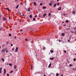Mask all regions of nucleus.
<instances>
[{
	"label": "nucleus",
	"mask_w": 76,
	"mask_h": 76,
	"mask_svg": "<svg viewBox=\"0 0 76 76\" xmlns=\"http://www.w3.org/2000/svg\"><path fill=\"white\" fill-rule=\"evenodd\" d=\"M19 7V5H17L16 7V9H18Z\"/></svg>",
	"instance_id": "obj_18"
},
{
	"label": "nucleus",
	"mask_w": 76,
	"mask_h": 76,
	"mask_svg": "<svg viewBox=\"0 0 76 76\" xmlns=\"http://www.w3.org/2000/svg\"><path fill=\"white\" fill-rule=\"evenodd\" d=\"M74 61H75L76 60V58H74L73 59Z\"/></svg>",
	"instance_id": "obj_32"
},
{
	"label": "nucleus",
	"mask_w": 76,
	"mask_h": 76,
	"mask_svg": "<svg viewBox=\"0 0 76 76\" xmlns=\"http://www.w3.org/2000/svg\"><path fill=\"white\" fill-rule=\"evenodd\" d=\"M3 20H7V19H6V18L4 17L3 18Z\"/></svg>",
	"instance_id": "obj_6"
},
{
	"label": "nucleus",
	"mask_w": 76,
	"mask_h": 76,
	"mask_svg": "<svg viewBox=\"0 0 76 76\" xmlns=\"http://www.w3.org/2000/svg\"><path fill=\"white\" fill-rule=\"evenodd\" d=\"M1 16H2L1 15H0V19H1Z\"/></svg>",
	"instance_id": "obj_41"
},
{
	"label": "nucleus",
	"mask_w": 76,
	"mask_h": 76,
	"mask_svg": "<svg viewBox=\"0 0 76 76\" xmlns=\"http://www.w3.org/2000/svg\"><path fill=\"white\" fill-rule=\"evenodd\" d=\"M18 47L16 48L15 52H16V53H17V52H18Z\"/></svg>",
	"instance_id": "obj_1"
},
{
	"label": "nucleus",
	"mask_w": 76,
	"mask_h": 76,
	"mask_svg": "<svg viewBox=\"0 0 76 76\" xmlns=\"http://www.w3.org/2000/svg\"><path fill=\"white\" fill-rule=\"evenodd\" d=\"M1 59L2 61H3V62H4V58H2Z\"/></svg>",
	"instance_id": "obj_8"
},
{
	"label": "nucleus",
	"mask_w": 76,
	"mask_h": 76,
	"mask_svg": "<svg viewBox=\"0 0 76 76\" xmlns=\"http://www.w3.org/2000/svg\"><path fill=\"white\" fill-rule=\"evenodd\" d=\"M38 16H39V18L40 17V15H39Z\"/></svg>",
	"instance_id": "obj_61"
},
{
	"label": "nucleus",
	"mask_w": 76,
	"mask_h": 76,
	"mask_svg": "<svg viewBox=\"0 0 76 76\" xmlns=\"http://www.w3.org/2000/svg\"><path fill=\"white\" fill-rule=\"evenodd\" d=\"M6 9L7 10H8V11H10V10H9L8 8H7Z\"/></svg>",
	"instance_id": "obj_22"
},
{
	"label": "nucleus",
	"mask_w": 76,
	"mask_h": 76,
	"mask_svg": "<svg viewBox=\"0 0 76 76\" xmlns=\"http://www.w3.org/2000/svg\"><path fill=\"white\" fill-rule=\"evenodd\" d=\"M13 44H11V47H13Z\"/></svg>",
	"instance_id": "obj_49"
},
{
	"label": "nucleus",
	"mask_w": 76,
	"mask_h": 76,
	"mask_svg": "<svg viewBox=\"0 0 76 76\" xmlns=\"http://www.w3.org/2000/svg\"><path fill=\"white\" fill-rule=\"evenodd\" d=\"M4 45H2V47H4Z\"/></svg>",
	"instance_id": "obj_43"
},
{
	"label": "nucleus",
	"mask_w": 76,
	"mask_h": 76,
	"mask_svg": "<svg viewBox=\"0 0 76 76\" xmlns=\"http://www.w3.org/2000/svg\"><path fill=\"white\" fill-rule=\"evenodd\" d=\"M53 6H54V7H56V4H55L53 5Z\"/></svg>",
	"instance_id": "obj_25"
},
{
	"label": "nucleus",
	"mask_w": 76,
	"mask_h": 76,
	"mask_svg": "<svg viewBox=\"0 0 76 76\" xmlns=\"http://www.w3.org/2000/svg\"><path fill=\"white\" fill-rule=\"evenodd\" d=\"M59 4H60V3H58L57 4V5H59Z\"/></svg>",
	"instance_id": "obj_46"
},
{
	"label": "nucleus",
	"mask_w": 76,
	"mask_h": 76,
	"mask_svg": "<svg viewBox=\"0 0 76 76\" xmlns=\"http://www.w3.org/2000/svg\"><path fill=\"white\" fill-rule=\"evenodd\" d=\"M75 34H76V31H75Z\"/></svg>",
	"instance_id": "obj_63"
},
{
	"label": "nucleus",
	"mask_w": 76,
	"mask_h": 76,
	"mask_svg": "<svg viewBox=\"0 0 76 76\" xmlns=\"http://www.w3.org/2000/svg\"><path fill=\"white\" fill-rule=\"evenodd\" d=\"M47 15V13H45V14H44L43 16V17H45V15Z\"/></svg>",
	"instance_id": "obj_12"
},
{
	"label": "nucleus",
	"mask_w": 76,
	"mask_h": 76,
	"mask_svg": "<svg viewBox=\"0 0 76 76\" xmlns=\"http://www.w3.org/2000/svg\"><path fill=\"white\" fill-rule=\"evenodd\" d=\"M64 26H66V24H64Z\"/></svg>",
	"instance_id": "obj_58"
},
{
	"label": "nucleus",
	"mask_w": 76,
	"mask_h": 76,
	"mask_svg": "<svg viewBox=\"0 0 76 76\" xmlns=\"http://www.w3.org/2000/svg\"><path fill=\"white\" fill-rule=\"evenodd\" d=\"M49 4L50 6H51L52 5V4H51V3H49Z\"/></svg>",
	"instance_id": "obj_27"
},
{
	"label": "nucleus",
	"mask_w": 76,
	"mask_h": 76,
	"mask_svg": "<svg viewBox=\"0 0 76 76\" xmlns=\"http://www.w3.org/2000/svg\"><path fill=\"white\" fill-rule=\"evenodd\" d=\"M4 74H6V69H4Z\"/></svg>",
	"instance_id": "obj_5"
},
{
	"label": "nucleus",
	"mask_w": 76,
	"mask_h": 76,
	"mask_svg": "<svg viewBox=\"0 0 76 76\" xmlns=\"http://www.w3.org/2000/svg\"><path fill=\"white\" fill-rule=\"evenodd\" d=\"M74 30H76V27H74Z\"/></svg>",
	"instance_id": "obj_31"
},
{
	"label": "nucleus",
	"mask_w": 76,
	"mask_h": 76,
	"mask_svg": "<svg viewBox=\"0 0 76 76\" xmlns=\"http://www.w3.org/2000/svg\"><path fill=\"white\" fill-rule=\"evenodd\" d=\"M32 68H33V66H31V69L32 70Z\"/></svg>",
	"instance_id": "obj_30"
},
{
	"label": "nucleus",
	"mask_w": 76,
	"mask_h": 76,
	"mask_svg": "<svg viewBox=\"0 0 76 76\" xmlns=\"http://www.w3.org/2000/svg\"><path fill=\"white\" fill-rule=\"evenodd\" d=\"M61 40H59V42H61Z\"/></svg>",
	"instance_id": "obj_54"
},
{
	"label": "nucleus",
	"mask_w": 76,
	"mask_h": 76,
	"mask_svg": "<svg viewBox=\"0 0 76 76\" xmlns=\"http://www.w3.org/2000/svg\"><path fill=\"white\" fill-rule=\"evenodd\" d=\"M30 9H31V8H28V12L30 11Z\"/></svg>",
	"instance_id": "obj_15"
},
{
	"label": "nucleus",
	"mask_w": 76,
	"mask_h": 76,
	"mask_svg": "<svg viewBox=\"0 0 76 76\" xmlns=\"http://www.w3.org/2000/svg\"><path fill=\"white\" fill-rule=\"evenodd\" d=\"M12 50H13V51H14V50H15V49L13 48H12Z\"/></svg>",
	"instance_id": "obj_52"
},
{
	"label": "nucleus",
	"mask_w": 76,
	"mask_h": 76,
	"mask_svg": "<svg viewBox=\"0 0 76 76\" xmlns=\"http://www.w3.org/2000/svg\"><path fill=\"white\" fill-rule=\"evenodd\" d=\"M46 7L44 6V7H43V9H46Z\"/></svg>",
	"instance_id": "obj_21"
},
{
	"label": "nucleus",
	"mask_w": 76,
	"mask_h": 76,
	"mask_svg": "<svg viewBox=\"0 0 76 76\" xmlns=\"http://www.w3.org/2000/svg\"><path fill=\"white\" fill-rule=\"evenodd\" d=\"M63 15H64V16H65V14H63Z\"/></svg>",
	"instance_id": "obj_60"
},
{
	"label": "nucleus",
	"mask_w": 76,
	"mask_h": 76,
	"mask_svg": "<svg viewBox=\"0 0 76 76\" xmlns=\"http://www.w3.org/2000/svg\"><path fill=\"white\" fill-rule=\"evenodd\" d=\"M50 52L52 54L53 53V50H51L50 51Z\"/></svg>",
	"instance_id": "obj_20"
},
{
	"label": "nucleus",
	"mask_w": 76,
	"mask_h": 76,
	"mask_svg": "<svg viewBox=\"0 0 76 76\" xmlns=\"http://www.w3.org/2000/svg\"><path fill=\"white\" fill-rule=\"evenodd\" d=\"M33 20L34 21H35V18H33Z\"/></svg>",
	"instance_id": "obj_33"
},
{
	"label": "nucleus",
	"mask_w": 76,
	"mask_h": 76,
	"mask_svg": "<svg viewBox=\"0 0 76 76\" xmlns=\"http://www.w3.org/2000/svg\"><path fill=\"white\" fill-rule=\"evenodd\" d=\"M70 67H72V66H73V65H72V64L69 65Z\"/></svg>",
	"instance_id": "obj_23"
},
{
	"label": "nucleus",
	"mask_w": 76,
	"mask_h": 76,
	"mask_svg": "<svg viewBox=\"0 0 76 76\" xmlns=\"http://www.w3.org/2000/svg\"><path fill=\"white\" fill-rule=\"evenodd\" d=\"M18 13H19V15H21V13H20V12H19Z\"/></svg>",
	"instance_id": "obj_36"
},
{
	"label": "nucleus",
	"mask_w": 76,
	"mask_h": 76,
	"mask_svg": "<svg viewBox=\"0 0 76 76\" xmlns=\"http://www.w3.org/2000/svg\"><path fill=\"white\" fill-rule=\"evenodd\" d=\"M7 76H9V74H7Z\"/></svg>",
	"instance_id": "obj_44"
},
{
	"label": "nucleus",
	"mask_w": 76,
	"mask_h": 76,
	"mask_svg": "<svg viewBox=\"0 0 76 76\" xmlns=\"http://www.w3.org/2000/svg\"><path fill=\"white\" fill-rule=\"evenodd\" d=\"M54 57H53V58H50V60H54Z\"/></svg>",
	"instance_id": "obj_7"
},
{
	"label": "nucleus",
	"mask_w": 76,
	"mask_h": 76,
	"mask_svg": "<svg viewBox=\"0 0 76 76\" xmlns=\"http://www.w3.org/2000/svg\"><path fill=\"white\" fill-rule=\"evenodd\" d=\"M13 72V70H11L10 72V73H12Z\"/></svg>",
	"instance_id": "obj_24"
},
{
	"label": "nucleus",
	"mask_w": 76,
	"mask_h": 76,
	"mask_svg": "<svg viewBox=\"0 0 76 76\" xmlns=\"http://www.w3.org/2000/svg\"><path fill=\"white\" fill-rule=\"evenodd\" d=\"M65 35V34H64V33H62L61 34V35L62 36H63V37H64V36Z\"/></svg>",
	"instance_id": "obj_9"
},
{
	"label": "nucleus",
	"mask_w": 76,
	"mask_h": 76,
	"mask_svg": "<svg viewBox=\"0 0 76 76\" xmlns=\"http://www.w3.org/2000/svg\"><path fill=\"white\" fill-rule=\"evenodd\" d=\"M5 49L6 50V53H8V51H7V49H6V48H5Z\"/></svg>",
	"instance_id": "obj_11"
},
{
	"label": "nucleus",
	"mask_w": 76,
	"mask_h": 76,
	"mask_svg": "<svg viewBox=\"0 0 76 76\" xmlns=\"http://www.w3.org/2000/svg\"><path fill=\"white\" fill-rule=\"evenodd\" d=\"M2 30V28H0V31H1Z\"/></svg>",
	"instance_id": "obj_53"
},
{
	"label": "nucleus",
	"mask_w": 76,
	"mask_h": 76,
	"mask_svg": "<svg viewBox=\"0 0 76 76\" xmlns=\"http://www.w3.org/2000/svg\"><path fill=\"white\" fill-rule=\"evenodd\" d=\"M64 53H66V51L64 50Z\"/></svg>",
	"instance_id": "obj_42"
},
{
	"label": "nucleus",
	"mask_w": 76,
	"mask_h": 76,
	"mask_svg": "<svg viewBox=\"0 0 76 76\" xmlns=\"http://www.w3.org/2000/svg\"><path fill=\"white\" fill-rule=\"evenodd\" d=\"M17 68V66L16 65L14 66V69H16Z\"/></svg>",
	"instance_id": "obj_2"
},
{
	"label": "nucleus",
	"mask_w": 76,
	"mask_h": 76,
	"mask_svg": "<svg viewBox=\"0 0 76 76\" xmlns=\"http://www.w3.org/2000/svg\"><path fill=\"white\" fill-rule=\"evenodd\" d=\"M68 42H70V40L68 39Z\"/></svg>",
	"instance_id": "obj_47"
},
{
	"label": "nucleus",
	"mask_w": 76,
	"mask_h": 76,
	"mask_svg": "<svg viewBox=\"0 0 76 76\" xmlns=\"http://www.w3.org/2000/svg\"><path fill=\"white\" fill-rule=\"evenodd\" d=\"M50 12L51 13H53V11H50Z\"/></svg>",
	"instance_id": "obj_55"
},
{
	"label": "nucleus",
	"mask_w": 76,
	"mask_h": 76,
	"mask_svg": "<svg viewBox=\"0 0 76 76\" xmlns=\"http://www.w3.org/2000/svg\"><path fill=\"white\" fill-rule=\"evenodd\" d=\"M35 18H37V15H36L34 16Z\"/></svg>",
	"instance_id": "obj_38"
},
{
	"label": "nucleus",
	"mask_w": 76,
	"mask_h": 76,
	"mask_svg": "<svg viewBox=\"0 0 76 76\" xmlns=\"http://www.w3.org/2000/svg\"><path fill=\"white\" fill-rule=\"evenodd\" d=\"M43 50H45V47H44V48H43Z\"/></svg>",
	"instance_id": "obj_45"
},
{
	"label": "nucleus",
	"mask_w": 76,
	"mask_h": 76,
	"mask_svg": "<svg viewBox=\"0 0 76 76\" xmlns=\"http://www.w3.org/2000/svg\"><path fill=\"white\" fill-rule=\"evenodd\" d=\"M2 53H4V52H5V49H2Z\"/></svg>",
	"instance_id": "obj_3"
},
{
	"label": "nucleus",
	"mask_w": 76,
	"mask_h": 76,
	"mask_svg": "<svg viewBox=\"0 0 76 76\" xmlns=\"http://www.w3.org/2000/svg\"><path fill=\"white\" fill-rule=\"evenodd\" d=\"M25 41H28V39H25Z\"/></svg>",
	"instance_id": "obj_37"
},
{
	"label": "nucleus",
	"mask_w": 76,
	"mask_h": 76,
	"mask_svg": "<svg viewBox=\"0 0 76 76\" xmlns=\"http://www.w3.org/2000/svg\"><path fill=\"white\" fill-rule=\"evenodd\" d=\"M51 65H52V64H51V63H50V64H49V66H48V67H49V68H50V67H51Z\"/></svg>",
	"instance_id": "obj_4"
},
{
	"label": "nucleus",
	"mask_w": 76,
	"mask_h": 76,
	"mask_svg": "<svg viewBox=\"0 0 76 76\" xmlns=\"http://www.w3.org/2000/svg\"><path fill=\"white\" fill-rule=\"evenodd\" d=\"M70 32L71 33H73V31H72V30H71L70 31Z\"/></svg>",
	"instance_id": "obj_39"
},
{
	"label": "nucleus",
	"mask_w": 76,
	"mask_h": 76,
	"mask_svg": "<svg viewBox=\"0 0 76 76\" xmlns=\"http://www.w3.org/2000/svg\"><path fill=\"white\" fill-rule=\"evenodd\" d=\"M61 7H59V8H58V10H61Z\"/></svg>",
	"instance_id": "obj_10"
},
{
	"label": "nucleus",
	"mask_w": 76,
	"mask_h": 76,
	"mask_svg": "<svg viewBox=\"0 0 76 76\" xmlns=\"http://www.w3.org/2000/svg\"><path fill=\"white\" fill-rule=\"evenodd\" d=\"M72 70H75V69H74V68H73V69H72Z\"/></svg>",
	"instance_id": "obj_51"
},
{
	"label": "nucleus",
	"mask_w": 76,
	"mask_h": 76,
	"mask_svg": "<svg viewBox=\"0 0 76 76\" xmlns=\"http://www.w3.org/2000/svg\"><path fill=\"white\" fill-rule=\"evenodd\" d=\"M6 43L7 45H8L9 44V41L7 42Z\"/></svg>",
	"instance_id": "obj_14"
},
{
	"label": "nucleus",
	"mask_w": 76,
	"mask_h": 76,
	"mask_svg": "<svg viewBox=\"0 0 76 76\" xmlns=\"http://www.w3.org/2000/svg\"><path fill=\"white\" fill-rule=\"evenodd\" d=\"M23 16H25V15H23Z\"/></svg>",
	"instance_id": "obj_62"
},
{
	"label": "nucleus",
	"mask_w": 76,
	"mask_h": 76,
	"mask_svg": "<svg viewBox=\"0 0 76 76\" xmlns=\"http://www.w3.org/2000/svg\"><path fill=\"white\" fill-rule=\"evenodd\" d=\"M0 73H1V71H0Z\"/></svg>",
	"instance_id": "obj_56"
},
{
	"label": "nucleus",
	"mask_w": 76,
	"mask_h": 76,
	"mask_svg": "<svg viewBox=\"0 0 76 76\" xmlns=\"http://www.w3.org/2000/svg\"><path fill=\"white\" fill-rule=\"evenodd\" d=\"M40 6H42V3H40Z\"/></svg>",
	"instance_id": "obj_35"
},
{
	"label": "nucleus",
	"mask_w": 76,
	"mask_h": 76,
	"mask_svg": "<svg viewBox=\"0 0 76 76\" xmlns=\"http://www.w3.org/2000/svg\"><path fill=\"white\" fill-rule=\"evenodd\" d=\"M14 38H15V39H16V36H15Z\"/></svg>",
	"instance_id": "obj_48"
},
{
	"label": "nucleus",
	"mask_w": 76,
	"mask_h": 76,
	"mask_svg": "<svg viewBox=\"0 0 76 76\" xmlns=\"http://www.w3.org/2000/svg\"><path fill=\"white\" fill-rule=\"evenodd\" d=\"M66 23H68V22H69V20H66Z\"/></svg>",
	"instance_id": "obj_26"
},
{
	"label": "nucleus",
	"mask_w": 76,
	"mask_h": 76,
	"mask_svg": "<svg viewBox=\"0 0 76 76\" xmlns=\"http://www.w3.org/2000/svg\"><path fill=\"white\" fill-rule=\"evenodd\" d=\"M69 29H70V28H66V30H69Z\"/></svg>",
	"instance_id": "obj_40"
},
{
	"label": "nucleus",
	"mask_w": 76,
	"mask_h": 76,
	"mask_svg": "<svg viewBox=\"0 0 76 76\" xmlns=\"http://www.w3.org/2000/svg\"><path fill=\"white\" fill-rule=\"evenodd\" d=\"M59 75V74L58 73H57V74H56V76H58Z\"/></svg>",
	"instance_id": "obj_29"
},
{
	"label": "nucleus",
	"mask_w": 76,
	"mask_h": 76,
	"mask_svg": "<svg viewBox=\"0 0 76 76\" xmlns=\"http://www.w3.org/2000/svg\"><path fill=\"white\" fill-rule=\"evenodd\" d=\"M0 71H1V70H2V68H0Z\"/></svg>",
	"instance_id": "obj_50"
},
{
	"label": "nucleus",
	"mask_w": 76,
	"mask_h": 76,
	"mask_svg": "<svg viewBox=\"0 0 76 76\" xmlns=\"http://www.w3.org/2000/svg\"><path fill=\"white\" fill-rule=\"evenodd\" d=\"M29 16L30 18H32V16L31 15H30Z\"/></svg>",
	"instance_id": "obj_19"
},
{
	"label": "nucleus",
	"mask_w": 76,
	"mask_h": 76,
	"mask_svg": "<svg viewBox=\"0 0 76 76\" xmlns=\"http://www.w3.org/2000/svg\"><path fill=\"white\" fill-rule=\"evenodd\" d=\"M9 37H11V36H12V35H11V34H9Z\"/></svg>",
	"instance_id": "obj_34"
},
{
	"label": "nucleus",
	"mask_w": 76,
	"mask_h": 76,
	"mask_svg": "<svg viewBox=\"0 0 76 76\" xmlns=\"http://www.w3.org/2000/svg\"><path fill=\"white\" fill-rule=\"evenodd\" d=\"M9 65L10 66H12V64H9Z\"/></svg>",
	"instance_id": "obj_17"
},
{
	"label": "nucleus",
	"mask_w": 76,
	"mask_h": 76,
	"mask_svg": "<svg viewBox=\"0 0 76 76\" xmlns=\"http://www.w3.org/2000/svg\"><path fill=\"white\" fill-rule=\"evenodd\" d=\"M75 41H76V39H75Z\"/></svg>",
	"instance_id": "obj_64"
},
{
	"label": "nucleus",
	"mask_w": 76,
	"mask_h": 76,
	"mask_svg": "<svg viewBox=\"0 0 76 76\" xmlns=\"http://www.w3.org/2000/svg\"><path fill=\"white\" fill-rule=\"evenodd\" d=\"M75 13H76V12L75 11H73L72 12V14H75Z\"/></svg>",
	"instance_id": "obj_13"
},
{
	"label": "nucleus",
	"mask_w": 76,
	"mask_h": 76,
	"mask_svg": "<svg viewBox=\"0 0 76 76\" xmlns=\"http://www.w3.org/2000/svg\"><path fill=\"white\" fill-rule=\"evenodd\" d=\"M61 76H63V75L62 74L61 75Z\"/></svg>",
	"instance_id": "obj_59"
},
{
	"label": "nucleus",
	"mask_w": 76,
	"mask_h": 76,
	"mask_svg": "<svg viewBox=\"0 0 76 76\" xmlns=\"http://www.w3.org/2000/svg\"><path fill=\"white\" fill-rule=\"evenodd\" d=\"M20 31H22V29H21L20 30Z\"/></svg>",
	"instance_id": "obj_57"
},
{
	"label": "nucleus",
	"mask_w": 76,
	"mask_h": 76,
	"mask_svg": "<svg viewBox=\"0 0 76 76\" xmlns=\"http://www.w3.org/2000/svg\"><path fill=\"white\" fill-rule=\"evenodd\" d=\"M48 16H51V13H49V14Z\"/></svg>",
	"instance_id": "obj_28"
},
{
	"label": "nucleus",
	"mask_w": 76,
	"mask_h": 76,
	"mask_svg": "<svg viewBox=\"0 0 76 76\" xmlns=\"http://www.w3.org/2000/svg\"><path fill=\"white\" fill-rule=\"evenodd\" d=\"M34 4L35 6H37V4H36V3L35 2H34Z\"/></svg>",
	"instance_id": "obj_16"
}]
</instances>
